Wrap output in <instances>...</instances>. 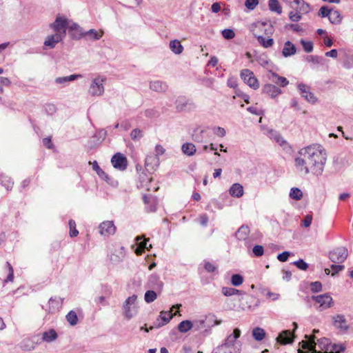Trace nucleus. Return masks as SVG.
I'll list each match as a JSON object with an SVG mask.
<instances>
[{"mask_svg": "<svg viewBox=\"0 0 353 353\" xmlns=\"http://www.w3.org/2000/svg\"><path fill=\"white\" fill-rule=\"evenodd\" d=\"M299 156L294 159L296 170L303 174L321 175L327 160V154L323 147L319 144H312L301 148Z\"/></svg>", "mask_w": 353, "mask_h": 353, "instance_id": "obj_1", "label": "nucleus"}, {"mask_svg": "<svg viewBox=\"0 0 353 353\" xmlns=\"http://www.w3.org/2000/svg\"><path fill=\"white\" fill-rule=\"evenodd\" d=\"M105 78L98 76L93 79L92 81L90 88L88 89V93L92 97H100L104 93V82Z\"/></svg>", "mask_w": 353, "mask_h": 353, "instance_id": "obj_2", "label": "nucleus"}, {"mask_svg": "<svg viewBox=\"0 0 353 353\" xmlns=\"http://www.w3.org/2000/svg\"><path fill=\"white\" fill-rule=\"evenodd\" d=\"M240 77L252 89L257 90L259 88V81L251 70L248 69L242 70Z\"/></svg>", "mask_w": 353, "mask_h": 353, "instance_id": "obj_3", "label": "nucleus"}, {"mask_svg": "<svg viewBox=\"0 0 353 353\" xmlns=\"http://www.w3.org/2000/svg\"><path fill=\"white\" fill-rule=\"evenodd\" d=\"M348 255L347 250L344 247L337 248L329 253L330 259L335 263H343Z\"/></svg>", "mask_w": 353, "mask_h": 353, "instance_id": "obj_4", "label": "nucleus"}, {"mask_svg": "<svg viewBox=\"0 0 353 353\" xmlns=\"http://www.w3.org/2000/svg\"><path fill=\"white\" fill-rule=\"evenodd\" d=\"M312 299L319 304L320 310H324L330 308L333 305L332 298L327 293L317 296H312Z\"/></svg>", "mask_w": 353, "mask_h": 353, "instance_id": "obj_5", "label": "nucleus"}, {"mask_svg": "<svg viewBox=\"0 0 353 353\" xmlns=\"http://www.w3.org/2000/svg\"><path fill=\"white\" fill-rule=\"evenodd\" d=\"M111 163L114 168L121 171L126 170L128 166L126 157L120 152H117L113 155L111 159Z\"/></svg>", "mask_w": 353, "mask_h": 353, "instance_id": "obj_6", "label": "nucleus"}, {"mask_svg": "<svg viewBox=\"0 0 353 353\" xmlns=\"http://www.w3.org/2000/svg\"><path fill=\"white\" fill-rule=\"evenodd\" d=\"M176 108L178 111H191L196 108L195 104L185 97H179L176 101Z\"/></svg>", "mask_w": 353, "mask_h": 353, "instance_id": "obj_7", "label": "nucleus"}, {"mask_svg": "<svg viewBox=\"0 0 353 353\" xmlns=\"http://www.w3.org/2000/svg\"><path fill=\"white\" fill-rule=\"evenodd\" d=\"M297 88L303 98L310 103H315L317 101V98L314 93L310 91V88L307 85L301 83L297 85Z\"/></svg>", "mask_w": 353, "mask_h": 353, "instance_id": "obj_8", "label": "nucleus"}, {"mask_svg": "<svg viewBox=\"0 0 353 353\" xmlns=\"http://www.w3.org/2000/svg\"><path fill=\"white\" fill-rule=\"evenodd\" d=\"M241 334V330L239 328H235L233 332L228 336L222 345H225V346H229V347H240L241 350V342H236V339L240 337Z\"/></svg>", "mask_w": 353, "mask_h": 353, "instance_id": "obj_9", "label": "nucleus"}, {"mask_svg": "<svg viewBox=\"0 0 353 353\" xmlns=\"http://www.w3.org/2000/svg\"><path fill=\"white\" fill-rule=\"evenodd\" d=\"M67 26V19L59 15L56 17L55 21L50 24V28L53 30L54 33H61V31L63 30V33L65 34Z\"/></svg>", "mask_w": 353, "mask_h": 353, "instance_id": "obj_10", "label": "nucleus"}, {"mask_svg": "<svg viewBox=\"0 0 353 353\" xmlns=\"http://www.w3.org/2000/svg\"><path fill=\"white\" fill-rule=\"evenodd\" d=\"M63 36L61 33H54L47 36L43 43V49H53L56 45L61 42L63 39Z\"/></svg>", "mask_w": 353, "mask_h": 353, "instance_id": "obj_11", "label": "nucleus"}, {"mask_svg": "<svg viewBox=\"0 0 353 353\" xmlns=\"http://www.w3.org/2000/svg\"><path fill=\"white\" fill-rule=\"evenodd\" d=\"M137 296L135 294H133L131 296H129L124 302L123 305V315L125 317L128 319H130L132 318L134 314L132 312V310L134 308L132 305L135 304V302L137 301Z\"/></svg>", "mask_w": 353, "mask_h": 353, "instance_id": "obj_12", "label": "nucleus"}, {"mask_svg": "<svg viewBox=\"0 0 353 353\" xmlns=\"http://www.w3.org/2000/svg\"><path fill=\"white\" fill-rule=\"evenodd\" d=\"M99 232L103 236H109L114 234L116 231V227L114 225L113 221H105L102 222L99 226Z\"/></svg>", "mask_w": 353, "mask_h": 353, "instance_id": "obj_13", "label": "nucleus"}, {"mask_svg": "<svg viewBox=\"0 0 353 353\" xmlns=\"http://www.w3.org/2000/svg\"><path fill=\"white\" fill-rule=\"evenodd\" d=\"M147 285L148 288L159 292L161 291L163 286V282L157 274H152L149 276Z\"/></svg>", "mask_w": 353, "mask_h": 353, "instance_id": "obj_14", "label": "nucleus"}, {"mask_svg": "<svg viewBox=\"0 0 353 353\" xmlns=\"http://www.w3.org/2000/svg\"><path fill=\"white\" fill-rule=\"evenodd\" d=\"M262 92L271 98H275L282 93L280 88L271 83L265 84L262 88Z\"/></svg>", "mask_w": 353, "mask_h": 353, "instance_id": "obj_15", "label": "nucleus"}, {"mask_svg": "<svg viewBox=\"0 0 353 353\" xmlns=\"http://www.w3.org/2000/svg\"><path fill=\"white\" fill-rule=\"evenodd\" d=\"M173 314L171 311L165 312L162 311L160 313L159 318L157 319V322L155 323L154 326L157 328L161 327L170 322V321L172 319Z\"/></svg>", "mask_w": 353, "mask_h": 353, "instance_id": "obj_16", "label": "nucleus"}, {"mask_svg": "<svg viewBox=\"0 0 353 353\" xmlns=\"http://www.w3.org/2000/svg\"><path fill=\"white\" fill-rule=\"evenodd\" d=\"M268 79L271 82L279 85L281 87H285L289 84V81L285 77H281L272 71H270V74H268Z\"/></svg>", "mask_w": 353, "mask_h": 353, "instance_id": "obj_17", "label": "nucleus"}, {"mask_svg": "<svg viewBox=\"0 0 353 353\" xmlns=\"http://www.w3.org/2000/svg\"><path fill=\"white\" fill-rule=\"evenodd\" d=\"M276 341L281 345L290 344L294 341V336L290 330H284L277 336Z\"/></svg>", "mask_w": 353, "mask_h": 353, "instance_id": "obj_18", "label": "nucleus"}, {"mask_svg": "<svg viewBox=\"0 0 353 353\" xmlns=\"http://www.w3.org/2000/svg\"><path fill=\"white\" fill-rule=\"evenodd\" d=\"M305 338L307 339V341H303L301 342L302 343V347L303 349L307 350L310 352H312V353H322L321 352H317L316 350V343L315 342V336H308L307 335H305Z\"/></svg>", "mask_w": 353, "mask_h": 353, "instance_id": "obj_19", "label": "nucleus"}, {"mask_svg": "<svg viewBox=\"0 0 353 353\" xmlns=\"http://www.w3.org/2000/svg\"><path fill=\"white\" fill-rule=\"evenodd\" d=\"M70 31L71 32V37L73 39L79 40L82 37H84L85 31L76 23H74L70 26Z\"/></svg>", "mask_w": 353, "mask_h": 353, "instance_id": "obj_20", "label": "nucleus"}, {"mask_svg": "<svg viewBox=\"0 0 353 353\" xmlns=\"http://www.w3.org/2000/svg\"><path fill=\"white\" fill-rule=\"evenodd\" d=\"M168 88V86L165 82L159 80L150 82V89L157 92H165Z\"/></svg>", "mask_w": 353, "mask_h": 353, "instance_id": "obj_21", "label": "nucleus"}, {"mask_svg": "<svg viewBox=\"0 0 353 353\" xmlns=\"http://www.w3.org/2000/svg\"><path fill=\"white\" fill-rule=\"evenodd\" d=\"M333 324L336 328L342 331H345L348 329L346 319L343 315L338 314L333 317Z\"/></svg>", "mask_w": 353, "mask_h": 353, "instance_id": "obj_22", "label": "nucleus"}, {"mask_svg": "<svg viewBox=\"0 0 353 353\" xmlns=\"http://www.w3.org/2000/svg\"><path fill=\"white\" fill-rule=\"evenodd\" d=\"M160 163L159 157L150 155L145 158V165L146 168H151L152 170H156Z\"/></svg>", "mask_w": 353, "mask_h": 353, "instance_id": "obj_23", "label": "nucleus"}, {"mask_svg": "<svg viewBox=\"0 0 353 353\" xmlns=\"http://www.w3.org/2000/svg\"><path fill=\"white\" fill-rule=\"evenodd\" d=\"M58 338V334L55 330L50 329L48 331L44 332L42 334L41 341L46 343H52L56 341Z\"/></svg>", "mask_w": 353, "mask_h": 353, "instance_id": "obj_24", "label": "nucleus"}, {"mask_svg": "<svg viewBox=\"0 0 353 353\" xmlns=\"http://www.w3.org/2000/svg\"><path fill=\"white\" fill-rule=\"evenodd\" d=\"M296 52V46L290 41H288L285 43L284 47L282 50V54L283 57H288Z\"/></svg>", "mask_w": 353, "mask_h": 353, "instance_id": "obj_25", "label": "nucleus"}, {"mask_svg": "<svg viewBox=\"0 0 353 353\" xmlns=\"http://www.w3.org/2000/svg\"><path fill=\"white\" fill-rule=\"evenodd\" d=\"M230 194L236 198H240L243 195V187L239 183H234L229 190Z\"/></svg>", "mask_w": 353, "mask_h": 353, "instance_id": "obj_26", "label": "nucleus"}, {"mask_svg": "<svg viewBox=\"0 0 353 353\" xmlns=\"http://www.w3.org/2000/svg\"><path fill=\"white\" fill-rule=\"evenodd\" d=\"M250 233L249 227L246 225H241L235 233L236 238L239 240H245Z\"/></svg>", "mask_w": 353, "mask_h": 353, "instance_id": "obj_27", "label": "nucleus"}, {"mask_svg": "<svg viewBox=\"0 0 353 353\" xmlns=\"http://www.w3.org/2000/svg\"><path fill=\"white\" fill-rule=\"evenodd\" d=\"M103 34V31L100 30L97 32L94 29H90L88 31H85L84 37H86L89 40H99Z\"/></svg>", "mask_w": 353, "mask_h": 353, "instance_id": "obj_28", "label": "nucleus"}, {"mask_svg": "<svg viewBox=\"0 0 353 353\" xmlns=\"http://www.w3.org/2000/svg\"><path fill=\"white\" fill-rule=\"evenodd\" d=\"M81 77L82 75L79 74H74L66 77H60L55 79V83L57 84H63L70 81H75Z\"/></svg>", "mask_w": 353, "mask_h": 353, "instance_id": "obj_29", "label": "nucleus"}, {"mask_svg": "<svg viewBox=\"0 0 353 353\" xmlns=\"http://www.w3.org/2000/svg\"><path fill=\"white\" fill-rule=\"evenodd\" d=\"M240 347H232L225 346V345H221L217 347L214 353H240Z\"/></svg>", "mask_w": 353, "mask_h": 353, "instance_id": "obj_30", "label": "nucleus"}, {"mask_svg": "<svg viewBox=\"0 0 353 353\" xmlns=\"http://www.w3.org/2000/svg\"><path fill=\"white\" fill-rule=\"evenodd\" d=\"M62 301L63 300L59 297L50 298L48 301L50 312H54L59 310L62 304Z\"/></svg>", "mask_w": 353, "mask_h": 353, "instance_id": "obj_31", "label": "nucleus"}, {"mask_svg": "<svg viewBox=\"0 0 353 353\" xmlns=\"http://www.w3.org/2000/svg\"><path fill=\"white\" fill-rule=\"evenodd\" d=\"M169 46L170 50L176 54H181L183 50V46L177 39L170 41Z\"/></svg>", "mask_w": 353, "mask_h": 353, "instance_id": "obj_32", "label": "nucleus"}, {"mask_svg": "<svg viewBox=\"0 0 353 353\" xmlns=\"http://www.w3.org/2000/svg\"><path fill=\"white\" fill-rule=\"evenodd\" d=\"M181 150L184 154L189 157L194 155L196 151L195 145L192 143H183Z\"/></svg>", "mask_w": 353, "mask_h": 353, "instance_id": "obj_33", "label": "nucleus"}, {"mask_svg": "<svg viewBox=\"0 0 353 353\" xmlns=\"http://www.w3.org/2000/svg\"><path fill=\"white\" fill-rule=\"evenodd\" d=\"M328 19L331 23L336 25L341 23L343 17L339 11L332 10Z\"/></svg>", "mask_w": 353, "mask_h": 353, "instance_id": "obj_34", "label": "nucleus"}, {"mask_svg": "<svg viewBox=\"0 0 353 353\" xmlns=\"http://www.w3.org/2000/svg\"><path fill=\"white\" fill-rule=\"evenodd\" d=\"M193 325L191 321L184 320L178 325V330L181 333H185L192 329Z\"/></svg>", "mask_w": 353, "mask_h": 353, "instance_id": "obj_35", "label": "nucleus"}, {"mask_svg": "<svg viewBox=\"0 0 353 353\" xmlns=\"http://www.w3.org/2000/svg\"><path fill=\"white\" fill-rule=\"evenodd\" d=\"M252 336L256 341H261L265 338V332L263 328L256 327L252 330Z\"/></svg>", "mask_w": 353, "mask_h": 353, "instance_id": "obj_36", "label": "nucleus"}, {"mask_svg": "<svg viewBox=\"0 0 353 353\" xmlns=\"http://www.w3.org/2000/svg\"><path fill=\"white\" fill-rule=\"evenodd\" d=\"M36 344L30 339H23L20 345L23 351H30L35 348Z\"/></svg>", "mask_w": 353, "mask_h": 353, "instance_id": "obj_37", "label": "nucleus"}, {"mask_svg": "<svg viewBox=\"0 0 353 353\" xmlns=\"http://www.w3.org/2000/svg\"><path fill=\"white\" fill-rule=\"evenodd\" d=\"M221 292L223 295L226 296H230L235 294H244L245 292L240 291L233 288L223 287L222 288Z\"/></svg>", "mask_w": 353, "mask_h": 353, "instance_id": "obj_38", "label": "nucleus"}, {"mask_svg": "<svg viewBox=\"0 0 353 353\" xmlns=\"http://www.w3.org/2000/svg\"><path fill=\"white\" fill-rule=\"evenodd\" d=\"M268 6L270 11L276 12L279 14H281L282 8L278 0H269Z\"/></svg>", "mask_w": 353, "mask_h": 353, "instance_id": "obj_39", "label": "nucleus"}, {"mask_svg": "<svg viewBox=\"0 0 353 353\" xmlns=\"http://www.w3.org/2000/svg\"><path fill=\"white\" fill-rule=\"evenodd\" d=\"M258 42L265 48L271 47L274 44V39L272 38L266 39L263 36H256Z\"/></svg>", "mask_w": 353, "mask_h": 353, "instance_id": "obj_40", "label": "nucleus"}, {"mask_svg": "<svg viewBox=\"0 0 353 353\" xmlns=\"http://www.w3.org/2000/svg\"><path fill=\"white\" fill-rule=\"evenodd\" d=\"M290 197L295 201H300L303 198V192L298 188H292L290 192Z\"/></svg>", "mask_w": 353, "mask_h": 353, "instance_id": "obj_41", "label": "nucleus"}, {"mask_svg": "<svg viewBox=\"0 0 353 353\" xmlns=\"http://www.w3.org/2000/svg\"><path fill=\"white\" fill-rule=\"evenodd\" d=\"M136 242L138 244V246L143 248L150 250L152 248V245L150 244L149 247L147 246V243L149 241V239H145L144 236H138L135 238Z\"/></svg>", "mask_w": 353, "mask_h": 353, "instance_id": "obj_42", "label": "nucleus"}, {"mask_svg": "<svg viewBox=\"0 0 353 353\" xmlns=\"http://www.w3.org/2000/svg\"><path fill=\"white\" fill-rule=\"evenodd\" d=\"M203 265L205 270L209 273L214 272L218 270V266L216 264L212 263L207 260H204L203 261Z\"/></svg>", "mask_w": 353, "mask_h": 353, "instance_id": "obj_43", "label": "nucleus"}, {"mask_svg": "<svg viewBox=\"0 0 353 353\" xmlns=\"http://www.w3.org/2000/svg\"><path fill=\"white\" fill-rule=\"evenodd\" d=\"M157 298V294L156 292L154 290H148L145 293L144 299L145 301L148 303H150L154 301Z\"/></svg>", "mask_w": 353, "mask_h": 353, "instance_id": "obj_44", "label": "nucleus"}, {"mask_svg": "<svg viewBox=\"0 0 353 353\" xmlns=\"http://www.w3.org/2000/svg\"><path fill=\"white\" fill-rule=\"evenodd\" d=\"M68 322L72 326L77 324L78 317L76 312L73 310L70 311L66 315Z\"/></svg>", "mask_w": 353, "mask_h": 353, "instance_id": "obj_45", "label": "nucleus"}, {"mask_svg": "<svg viewBox=\"0 0 353 353\" xmlns=\"http://www.w3.org/2000/svg\"><path fill=\"white\" fill-rule=\"evenodd\" d=\"M205 320L206 318H203L192 321L193 325L192 329L195 331H199V330L204 328L205 327Z\"/></svg>", "mask_w": 353, "mask_h": 353, "instance_id": "obj_46", "label": "nucleus"}, {"mask_svg": "<svg viewBox=\"0 0 353 353\" xmlns=\"http://www.w3.org/2000/svg\"><path fill=\"white\" fill-rule=\"evenodd\" d=\"M92 169L96 171L97 174L101 178V179H106L108 178V176L106 173L99 167L98 163L94 161L92 163Z\"/></svg>", "mask_w": 353, "mask_h": 353, "instance_id": "obj_47", "label": "nucleus"}, {"mask_svg": "<svg viewBox=\"0 0 353 353\" xmlns=\"http://www.w3.org/2000/svg\"><path fill=\"white\" fill-rule=\"evenodd\" d=\"M318 345L321 350H325V353H327V351L330 350L329 345H330L327 339L323 338L318 340Z\"/></svg>", "mask_w": 353, "mask_h": 353, "instance_id": "obj_48", "label": "nucleus"}, {"mask_svg": "<svg viewBox=\"0 0 353 353\" xmlns=\"http://www.w3.org/2000/svg\"><path fill=\"white\" fill-rule=\"evenodd\" d=\"M243 282V277L239 274H233L231 277V283L234 286H239Z\"/></svg>", "mask_w": 353, "mask_h": 353, "instance_id": "obj_49", "label": "nucleus"}, {"mask_svg": "<svg viewBox=\"0 0 353 353\" xmlns=\"http://www.w3.org/2000/svg\"><path fill=\"white\" fill-rule=\"evenodd\" d=\"M69 227H70V236L71 237L77 236L79 234V231L76 229V223L74 220L70 219L69 221Z\"/></svg>", "mask_w": 353, "mask_h": 353, "instance_id": "obj_50", "label": "nucleus"}, {"mask_svg": "<svg viewBox=\"0 0 353 353\" xmlns=\"http://www.w3.org/2000/svg\"><path fill=\"white\" fill-rule=\"evenodd\" d=\"M0 181L2 185L7 189L10 190L12 188L13 182L11 179L8 176H1L0 178Z\"/></svg>", "mask_w": 353, "mask_h": 353, "instance_id": "obj_51", "label": "nucleus"}, {"mask_svg": "<svg viewBox=\"0 0 353 353\" xmlns=\"http://www.w3.org/2000/svg\"><path fill=\"white\" fill-rule=\"evenodd\" d=\"M293 265H294L299 270L305 271L307 270L309 267L308 264L303 259H299L298 261H294Z\"/></svg>", "mask_w": 353, "mask_h": 353, "instance_id": "obj_52", "label": "nucleus"}, {"mask_svg": "<svg viewBox=\"0 0 353 353\" xmlns=\"http://www.w3.org/2000/svg\"><path fill=\"white\" fill-rule=\"evenodd\" d=\"M285 29H291L294 32H303V28L299 24L288 23L284 26Z\"/></svg>", "mask_w": 353, "mask_h": 353, "instance_id": "obj_53", "label": "nucleus"}, {"mask_svg": "<svg viewBox=\"0 0 353 353\" xmlns=\"http://www.w3.org/2000/svg\"><path fill=\"white\" fill-rule=\"evenodd\" d=\"M300 42L306 52L309 53L313 50V43L312 41H306L303 39H301Z\"/></svg>", "mask_w": 353, "mask_h": 353, "instance_id": "obj_54", "label": "nucleus"}, {"mask_svg": "<svg viewBox=\"0 0 353 353\" xmlns=\"http://www.w3.org/2000/svg\"><path fill=\"white\" fill-rule=\"evenodd\" d=\"M222 36L225 39H232L235 37V33L233 30L232 29H224L221 32Z\"/></svg>", "mask_w": 353, "mask_h": 353, "instance_id": "obj_55", "label": "nucleus"}, {"mask_svg": "<svg viewBox=\"0 0 353 353\" xmlns=\"http://www.w3.org/2000/svg\"><path fill=\"white\" fill-rule=\"evenodd\" d=\"M301 14H300V12H298L297 11H291L289 13V19L292 22H298L301 19Z\"/></svg>", "mask_w": 353, "mask_h": 353, "instance_id": "obj_56", "label": "nucleus"}, {"mask_svg": "<svg viewBox=\"0 0 353 353\" xmlns=\"http://www.w3.org/2000/svg\"><path fill=\"white\" fill-rule=\"evenodd\" d=\"M130 137L132 140H139L143 137V132L139 129H134L131 133Z\"/></svg>", "mask_w": 353, "mask_h": 353, "instance_id": "obj_57", "label": "nucleus"}, {"mask_svg": "<svg viewBox=\"0 0 353 353\" xmlns=\"http://www.w3.org/2000/svg\"><path fill=\"white\" fill-rule=\"evenodd\" d=\"M298 8L299 9L300 12L305 14L308 13L310 10V6L309 3L305 2L303 0H301V3L298 6Z\"/></svg>", "mask_w": 353, "mask_h": 353, "instance_id": "obj_58", "label": "nucleus"}, {"mask_svg": "<svg viewBox=\"0 0 353 353\" xmlns=\"http://www.w3.org/2000/svg\"><path fill=\"white\" fill-rule=\"evenodd\" d=\"M332 9H329L327 6H322L319 11V16L321 17H328Z\"/></svg>", "mask_w": 353, "mask_h": 353, "instance_id": "obj_59", "label": "nucleus"}, {"mask_svg": "<svg viewBox=\"0 0 353 353\" xmlns=\"http://www.w3.org/2000/svg\"><path fill=\"white\" fill-rule=\"evenodd\" d=\"M252 252L255 256H261L264 253V249L262 245H256L252 248Z\"/></svg>", "mask_w": 353, "mask_h": 353, "instance_id": "obj_60", "label": "nucleus"}, {"mask_svg": "<svg viewBox=\"0 0 353 353\" xmlns=\"http://www.w3.org/2000/svg\"><path fill=\"white\" fill-rule=\"evenodd\" d=\"M257 25L259 26V28L265 27L268 26L267 28L265 29V34H272L274 31L273 26L271 24H269L267 22H258Z\"/></svg>", "mask_w": 353, "mask_h": 353, "instance_id": "obj_61", "label": "nucleus"}, {"mask_svg": "<svg viewBox=\"0 0 353 353\" xmlns=\"http://www.w3.org/2000/svg\"><path fill=\"white\" fill-rule=\"evenodd\" d=\"M258 4L259 0H246L245 1V7L250 10H253Z\"/></svg>", "mask_w": 353, "mask_h": 353, "instance_id": "obj_62", "label": "nucleus"}, {"mask_svg": "<svg viewBox=\"0 0 353 353\" xmlns=\"http://www.w3.org/2000/svg\"><path fill=\"white\" fill-rule=\"evenodd\" d=\"M311 291L313 292H319L322 290V284L319 281L312 282L310 284Z\"/></svg>", "mask_w": 353, "mask_h": 353, "instance_id": "obj_63", "label": "nucleus"}, {"mask_svg": "<svg viewBox=\"0 0 353 353\" xmlns=\"http://www.w3.org/2000/svg\"><path fill=\"white\" fill-rule=\"evenodd\" d=\"M291 253L290 252L285 251L277 255V259L281 262H285L288 261V259Z\"/></svg>", "mask_w": 353, "mask_h": 353, "instance_id": "obj_64", "label": "nucleus"}]
</instances>
